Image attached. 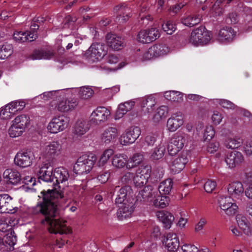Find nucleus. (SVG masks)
<instances>
[{
    "instance_id": "4468645a",
    "label": "nucleus",
    "mask_w": 252,
    "mask_h": 252,
    "mask_svg": "<svg viewBox=\"0 0 252 252\" xmlns=\"http://www.w3.org/2000/svg\"><path fill=\"white\" fill-rule=\"evenodd\" d=\"M38 178L45 182H52L54 181L53 168L49 163H45L39 167L36 171Z\"/></svg>"
},
{
    "instance_id": "b1692460",
    "label": "nucleus",
    "mask_w": 252,
    "mask_h": 252,
    "mask_svg": "<svg viewBox=\"0 0 252 252\" xmlns=\"http://www.w3.org/2000/svg\"><path fill=\"white\" fill-rule=\"evenodd\" d=\"M243 160L244 158L242 153L237 151L228 153L225 159V162L230 168L239 165Z\"/></svg>"
},
{
    "instance_id": "9b49d317",
    "label": "nucleus",
    "mask_w": 252,
    "mask_h": 252,
    "mask_svg": "<svg viewBox=\"0 0 252 252\" xmlns=\"http://www.w3.org/2000/svg\"><path fill=\"white\" fill-rule=\"evenodd\" d=\"M220 207L228 216L235 215L238 210V206L233 202L231 197L220 196L218 200Z\"/></svg>"
},
{
    "instance_id": "ea45409f",
    "label": "nucleus",
    "mask_w": 252,
    "mask_h": 252,
    "mask_svg": "<svg viewBox=\"0 0 252 252\" xmlns=\"http://www.w3.org/2000/svg\"><path fill=\"white\" fill-rule=\"evenodd\" d=\"M164 96L169 100L180 102L183 100L184 94L178 91H169L165 92Z\"/></svg>"
},
{
    "instance_id": "423d86ee",
    "label": "nucleus",
    "mask_w": 252,
    "mask_h": 252,
    "mask_svg": "<svg viewBox=\"0 0 252 252\" xmlns=\"http://www.w3.org/2000/svg\"><path fill=\"white\" fill-rule=\"evenodd\" d=\"M211 35L205 27H200L191 32L189 42L194 45L206 44L211 40Z\"/></svg>"
},
{
    "instance_id": "4c0bfd02",
    "label": "nucleus",
    "mask_w": 252,
    "mask_h": 252,
    "mask_svg": "<svg viewBox=\"0 0 252 252\" xmlns=\"http://www.w3.org/2000/svg\"><path fill=\"white\" fill-rule=\"evenodd\" d=\"M173 185V183L171 179L163 181L158 186L159 193L165 195L169 194L172 189Z\"/></svg>"
},
{
    "instance_id": "6e6d98bb",
    "label": "nucleus",
    "mask_w": 252,
    "mask_h": 252,
    "mask_svg": "<svg viewBox=\"0 0 252 252\" xmlns=\"http://www.w3.org/2000/svg\"><path fill=\"white\" fill-rule=\"evenodd\" d=\"M179 252H199V249L191 244H184L181 246Z\"/></svg>"
},
{
    "instance_id": "5701e85b",
    "label": "nucleus",
    "mask_w": 252,
    "mask_h": 252,
    "mask_svg": "<svg viewBox=\"0 0 252 252\" xmlns=\"http://www.w3.org/2000/svg\"><path fill=\"white\" fill-rule=\"evenodd\" d=\"M227 191L232 198L236 199L241 198L245 192L243 184L238 181L229 184L227 187Z\"/></svg>"
},
{
    "instance_id": "a878e982",
    "label": "nucleus",
    "mask_w": 252,
    "mask_h": 252,
    "mask_svg": "<svg viewBox=\"0 0 252 252\" xmlns=\"http://www.w3.org/2000/svg\"><path fill=\"white\" fill-rule=\"evenodd\" d=\"M54 179L56 184H64L67 182L69 177L68 170L63 167H60L55 169L53 173Z\"/></svg>"
},
{
    "instance_id": "8fccbe9b",
    "label": "nucleus",
    "mask_w": 252,
    "mask_h": 252,
    "mask_svg": "<svg viewBox=\"0 0 252 252\" xmlns=\"http://www.w3.org/2000/svg\"><path fill=\"white\" fill-rule=\"evenodd\" d=\"M13 220L9 217H2L0 219V231L6 232L11 228Z\"/></svg>"
},
{
    "instance_id": "aec40b11",
    "label": "nucleus",
    "mask_w": 252,
    "mask_h": 252,
    "mask_svg": "<svg viewBox=\"0 0 252 252\" xmlns=\"http://www.w3.org/2000/svg\"><path fill=\"white\" fill-rule=\"evenodd\" d=\"M32 159L30 153L19 152L14 158V162L16 165L25 168L30 166L32 164Z\"/></svg>"
},
{
    "instance_id": "f704fd0d",
    "label": "nucleus",
    "mask_w": 252,
    "mask_h": 252,
    "mask_svg": "<svg viewBox=\"0 0 252 252\" xmlns=\"http://www.w3.org/2000/svg\"><path fill=\"white\" fill-rule=\"evenodd\" d=\"M158 192L150 186L145 187L139 191L137 197L138 199L142 198L143 200H148L150 198L156 197Z\"/></svg>"
},
{
    "instance_id": "4be33fe9",
    "label": "nucleus",
    "mask_w": 252,
    "mask_h": 252,
    "mask_svg": "<svg viewBox=\"0 0 252 252\" xmlns=\"http://www.w3.org/2000/svg\"><path fill=\"white\" fill-rule=\"evenodd\" d=\"M188 162L187 153L183 152L172 161L171 169L175 173H179L184 168Z\"/></svg>"
},
{
    "instance_id": "f03ea898",
    "label": "nucleus",
    "mask_w": 252,
    "mask_h": 252,
    "mask_svg": "<svg viewBox=\"0 0 252 252\" xmlns=\"http://www.w3.org/2000/svg\"><path fill=\"white\" fill-rule=\"evenodd\" d=\"M58 91H50L45 92L41 95H42V98L45 100L53 99L51 102L53 109H57L58 110H71L80 108L77 99L62 98L58 97Z\"/></svg>"
},
{
    "instance_id": "09e8293b",
    "label": "nucleus",
    "mask_w": 252,
    "mask_h": 252,
    "mask_svg": "<svg viewBox=\"0 0 252 252\" xmlns=\"http://www.w3.org/2000/svg\"><path fill=\"white\" fill-rule=\"evenodd\" d=\"M25 131L19 126L12 123V125L8 129V134L11 137L15 138L20 136Z\"/></svg>"
},
{
    "instance_id": "79ce46f5",
    "label": "nucleus",
    "mask_w": 252,
    "mask_h": 252,
    "mask_svg": "<svg viewBox=\"0 0 252 252\" xmlns=\"http://www.w3.org/2000/svg\"><path fill=\"white\" fill-rule=\"evenodd\" d=\"M30 122V118L28 116L21 115L16 117L12 121V123L25 130L26 128L29 125Z\"/></svg>"
},
{
    "instance_id": "c9c22d12",
    "label": "nucleus",
    "mask_w": 252,
    "mask_h": 252,
    "mask_svg": "<svg viewBox=\"0 0 252 252\" xmlns=\"http://www.w3.org/2000/svg\"><path fill=\"white\" fill-rule=\"evenodd\" d=\"M54 56V52L51 50H36L31 55L32 60L50 59Z\"/></svg>"
},
{
    "instance_id": "a19ab883",
    "label": "nucleus",
    "mask_w": 252,
    "mask_h": 252,
    "mask_svg": "<svg viewBox=\"0 0 252 252\" xmlns=\"http://www.w3.org/2000/svg\"><path fill=\"white\" fill-rule=\"evenodd\" d=\"M143 158V156L141 154L136 153L134 154L129 159H127L128 161L126 164V168L127 169H131L135 167L142 162Z\"/></svg>"
},
{
    "instance_id": "bb28decb",
    "label": "nucleus",
    "mask_w": 252,
    "mask_h": 252,
    "mask_svg": "<svg viewBox=\"0 0 252 252\" xmlns=\"http://www.w3.org/2000/svg\"><path fill=\"white\" fill-rule=\"evenodd\" d=\"M111 115V111H93L90 117L92 125H98L106 121Z\"/></svg>"
},
{
    "instance_id": "603ef678",
    "label": "nucleus",
    "mask_w": 252,
    "mask_h": 252,
    "mask_svg": "<svg viewBox=\"0 0 252 252\" xmlns=\"http://www.w3.org/2000/svg\"><path fill=\"white\" fill-rule=\"evenodd\" d=\"M155 99L154 97L149 96L147 98L144 99L141 103V107L146 110H154L156 108V104Z\"/></svg>"
},
{
    "instance_id": "58836bf2",
    "label": "nucleus",
    "mask_w": 252,
    "mask_h": 252,
    "mask_svg": "<svg viewBox=\"0 0 252 252\" xmlns=\"http://www.w3.org/2000/svg\"><path fill=\"white\" fill-rule=\"evenodd\" d=\"M188 135L185 133H176L171 139L170 141L180 150L184 147Z\"/></svg>"
},
{
    "instance_id": "f3484780",
    "label": "nucleus",
    "mask_w": 252,
    "mask_h": 252,
    "mask_svg": "<svg viewBox=\"0 0 252 252\" xmlns=\"http://www.w3.org/2000/svg\"><path fill=\"white\" fill-rule=\"evenodd\" d=\"M183 116L181 111L174 113L168 120L167 122V129L171 132H174L184 124Z\"/></svg>"
},
{
    "instance_id": "2eb2a0df",
    "label": "nucleus",
    "mask_w": 252,
    "mask_h": 252,
    "mask_svg": "<svg viewBox=\"0 0 252 252\" xmlns=\"http://www.w3.org/2000/svg\"><path fill=\"white\" fill-rule=\"evenodd\" d=\"M114 11L118 14L115 21L119 24L126 22L131 16L130 8L124 4L116 6Z\"/></svg>"
},
{
    "instance_id": "7ed1b4c3",
    "label": "nucleus",
    "mask_w": 252,
    "mask_h": 252,
    "mask_svg": "<svg viewBox=\"0 0 252 252\" xmlns=\"http://www.w3.org/2000/svg\"><path fill=\"white\" fill-rule=\"evenodd\" d=\"M107 53V47L101 43H94L87 50L84 56L90 62H95L100 61Z\"/></svg>"
},
{
    "instance_id": "72a5a7b5",
    "label": "nucleus",
    "mask_w": 252,
    "mask_h": 252,
    "mask_svg": "<svg viewBox=\"0 0 252 252\" xmlns=\"http://www.w3.org/2000/svg\"><path fill=\"white\" fill-rule=\"evenodd\" d=\"M243 143V139L240 136L228 137L225 140L224 144L228 149H236L240 147Z\"/></svg>"
},
{
    "instance_id": "e2e57ef3",
    "label": "nucleus",
    "mask_w": 252,
    "mask_h": 252,
    "mask_svg": "<svg viewBox=\"0 0 252 252\" xmlns=\"http://www.w3.org/2000/svg\"><path fill=\"white\" fill-rule=\"evenodd\" d=\"M216 183L212 180H208L204 184L205 190L208 193L212 192L216 187Z\"/></svg>"
},
{
    "instance_id": "de8ad7c7",
    "label": "nucleus",
    "mask_w": 252,
    "mask_h": 252,
    "mask_svg": "<svg viewBox=\"0 0 252 252\" xmlns=\"http://www.w3.org/2000/svg\"><path fill=\"white\" fill-rule=\"evenodd\" d=\"M26 103L23 101H12L4 107H1L0 110H10V109H16L17 110H22L25 107Z\"/></svg>"
},
{
    "instance_id": "2f4dec72",
    "label": "nucleus",
    "mask_w": 252,
    "mask_h": 252,
    "mask_svg": "<svg viewBox=\"0 0 252 252\" xmlns=\"http://www.w3.org/2000/svg\"><path fill=\"white\" fill-rule=\"evenodd\" d=\"M128 158L124 154L115 155L112 159V164L115 168L121 169L126 166Z\"/></svg>"
},
{
    "instance_id": "f257e3e1",
    "label": "nucleus",
    "mask_w": 252,
    "mask_h": 252,
    "mask_svg": "<svg viewBox=\"0 0 252 252\" xmlns=\"http://www.w3.org/2000/svg\"><path fill=\"white\" fill-rule=\"evenodd\" d=\"M42 199L38 201L32 209V212L34 214H41L45 217V219L41 221L42 224L48 227L50 232L52 233H67L66 221L57 218L58 212L57 210V201L63 197L61 190L56 189L41 192Z\"/></svg>"
},
{
    "instance_id": "49530a36",
    "label": "nucleus",
    "mask_w": 252,
    "mask_h": 252,
    "mask_svg": "<svg viewBox=\"0 0 252 252\" xmlns=\"http://www.w3.org/2000/svg\"><path fill=\"white\" fill-rule=\"evenodd\" d=\"M13 48L11 44H5L0 46V59L4 60L12 53Z\"/></svg>"
},
{
    "instance_id": "c85d7f7f",
    "label": "nucleus",
    "mask_w": 252,
    "mask_h": 252,
    "mask_svg": "<svg viewBox=\"0 0 252 252\" xmlns=\"http://www.w3.org/2000/svg\"><path fill=\"white\" fill-rule=\"evenodd\" d=\"M236 220L239 228L245 234L247 235L251 234L250 223L246 217L241 214H238L236 217Z\"/></svg>"
},
{
    "instance_id": "052dcab7",
    "label": "nucleus",
    "mask_w": 252,
    "mask_h": 252,
    "mask_svg": "<svg viewBox=\"0 0 252 252\" xmlns=\"http://www.w3.org/2000/svg\"><path fill=\"white\" fill-rule=\"evenodd\" d=\"M110 176V173L109 171L102 172L99 173L97 177V179L100 183L104 184L108 181Z\"/></svg>"
},
{
    "instance_id": "5fc2aeb1",
    "label": "nucleus",
    "mask_w": 252,
    "mask_h": 252,
    "mask_svg": "<svg viewBox=\"0 0 252 252\" xmlns=\"http://www.w3.org/2000/svg\"><path fill=\"white\" fill-rule=\"evenodd\" d=\"M167 115V111H152L151 114L152 119L155 123H159L162 120L164 119Z\"/></svg>"
},
{
    "instance_id": "1a4fd4ad",
    "label": "nucleus",
    "mask_w": 252,
    "mask_h": 252,
    "mask_svg": "<svg viewBox=\"0 0 252 252\" xmlns=\"http://www.w3.org/2000/svg\"><path fill=\"white\" fill-rule=\"evenodd\" d=\"M151 171V167L148 165L139 167L133 178V182L135 186L141 187L146 185L150 177Z\"/></svg>"
},
{
    "instance_id": "864d4df0",
    "label": "nucleus",
    "mask_w": 252,
    "mask_h": 252,
    "mask_svg": "<svg viewBox=\"0 0 252 252\" xmlns=\"http://www.w3.org/2000/svg\"><path fill=\"white\" fill-rule=\"evenodd\" d=\"M94 94V91L89 87H83L80 88L79 96L84 99L91 98Z\"/></svg>"
},
{
    "instance_id": "c03bdc74",
    "label": "nucleus",
    "mask_w": 252,
    "mask_h": 252,
    "mask_svg": "<svg viewBox=\"0 0 252 252\" xmlns=\"http://www.w3.org/2000/svg\"><path fill=\"white\" fill-rule=\"evenodd\" d=\"M201 18L199 15H196L194 16H189L186 18L182 19V23L188 27H192L200 23L201 21Z\"/></svg>"
},
{
    "instance_id": "cd10ccee",
    "label": "nucleus",
    "mask_w": 252,
    "mask_h": 252,
    "mask_svg": "<svg viewBox=\"0 0 252 252\" xmlns=\"http://www.w3.org/2000/svg\"><path fill=\"white\" fill-rule=\"evenodd\" d=\"M118 135V130L115 127H108L101 135V140L105 144H108L116 140Z\"/></svg>"
},
{
    "instance_id": "39448f33",
    "label": "nucleus",
    "mask_w": 252,
    "mask_h": 252,
    "mask_svg": "<svg viewBox=\"0 0 252 252\" xmlns=\"http://www.w3.org/2000/svg\"><path fill=\"white\" fill-rule=\"evenodd\" d=\"M41 155L49 159L59 157L62 153L63 146L58 141L46 143L42 148Z\"/></svg>"
},
{
    "instance_id": "37998d69",
    "label": "nucleus",
    "mask_w": 252,
    "mask_h": 252,
    "mask_svg": "<svg viewBox=\"0 0 252 252\" xmlns=\"http://www.w3.org/2000/svg\"><path fill=\"white\" fill-rule=\"evenodd\" d=\"M156 199L153 201V205L156 207L163 208L168 205L169 197L165 195H158L156 196Z\"/></svg>"
},
{
    "instance_id": "4d7b16f0",
    "label": "nucleus",
    "mask_w": 252,
    "mask_h": 252,
    "mask_svg": "<svg viewBox=\"0 0 252 252\" xmlns=\"http://www.w3.org/2000/svg\"><path fill=\"white\" fill-rule=\"evenodd\" d=\"M162 29L168 34H172L175 31L176 28L172 21H168L165 24H163Z\"/></svg>"
},
{
    "instance_id": "a18cd8bd",
    "label": "nucleus",
    "mask_w": 252,
    "mask_h": 252,
    "mask_svg": "<svg viewBox=\"0 0 252 252\" xmlns=\"http://www.w3.org/2000/svg\"><path fill=\"white\" fill-rule=\"evenodd\" d=\"M165 151L164 145L160 144L152 152L150 158L153 160H158L162 158Z\"/></svg>"
},
{
    "instance_id": "774afa93",
    "label": "nucleus",
    "mask_w": 252,
    "mask_h": 252,
    "mask_svg": "<svg viewBox=\"0 0 252 252\" xmlns=\"http://www.w3.org/2000/svg\"><path fill=\"white\" fill-rule=\"evenodd\" d=\"M174 145L175 144H174L172 142L170 141V143H169L167 147L168 153L171 156L176 155L178 152L180 151V150Z\"/></svg>"
},
{
    "instance_id": "0e129e2a",
    "label": "nucleus",
    "mask_w": 252,
    "mask_h": 252,
    "mask_svg": "<svg viewBox=\"0 0 252 252\" xmlns=\"http://www.w3.org/2000/svg\"><path fill=\"white\" fill-rule=\"evenodd\" d=\"M219 104L225 109H235L237 108V106L234 104L227 100H220Z\"/></svg>"
},
{
    "instance_id": "0eeeda50",
    "label": "nucleus",
    "mask_w": 252,
    "mask_h": 252,
    "mask_svg": "<svg viewBox=\"0 0 252 252\" xmlns=\"http://www.w3.org/2000/svg\"><path fill=\"white\" fill-rule=\"evenodd\" d=\"M69 122L68 117L61 115L53 118L47 126V129L51 133L56 134L64 130Z\"/></svg>"
},
{
    "instance_id": "13d9d810",
    "label": "nucleus",
    "mask_w": 252,
    "mask_h": 252,
    "mask_svg": "<svg viewBox=\"0 0 252 252\" xmlns=\"http://www.w3.org/2000/svg\"><path fill=\"white\" fill-rule=\"evenodd\" d=\"M27 32H17L14 33L13 36L14 39L18 42L23 43L28 40Z\"/></svg>"
},
{
    "instance_id": "f8f14e48",
    "label": "nucleus",
    "mask_w": 252,
    "mask_h": 252,
    "mask_svg": "<svg viewBox=\"0 0 252 252\" xmlns=\"http://www.w3.org/2000/svg\"><path fill=\"white\" fill-rule=\"evenodd\" d=\"M120 204L117 212L118 219L123 220L130 217L135 208L134 199H127L126 202Z\"/></svg>"
},
{
    "instance_id": "20e7f679",
    "label": "nucleus",
    "mask_w": 252,
    "mask_h": 252,
    "mask_svg": "<svg viewBox=\"0 0 252 252\" xmlns=\"http://www.w3.org/2000/svg\"><path fill=\"white\" fill-rule=\"evenodd\" d=\"M94 160L93 156L85 155L80 157L74 165V172L79 175L89 173L94 165Z\"/></svg>"
},
{
    "instance_id": "bf43d9fd",
    "label": "nucleus",
    "mask_w": 252,
    "mask_h": 252,
    "mask_svg": "<svg viewBox=\"0 0 252 252\" xmlns=\"http://www.w3.org/2000/svg\"><path fill=\"white\" fill-rule=\"evenodd\" d=\"M215 135V130L211 126H207L204 130L203 138L205 140H211Z\"/></svg>"
},
{
    "instance_id": "6e6552de",
    "label": "nucleus",
    "mask_w": 252,
    "mask_h": 252,
    "mask_svg": "<svg viewBox=\"0 0 252 252\" xmlns=\"http://www.w3.org/2000/svg\"><path fill=\"white\" fill-rule=\"evenodd\" d=\"M141 128L137 126H131L127 128L120 137V143L123 145H128L133 143L139 137Z\"/></svg>"
},
{
    "instance_id": "69168bd1",
    "label": "nucleus",
    "mask_w": 252,
    "mask_h": 252,
    "mask_svg": "<svg viewBox=\"0 0 252 252\" xmlns=\"http://www.w3.org/2000/svg\"><path fill=\"white\" fill-rule=\"evenodd\" d=\"M207 221L205 218H201L198 223L195 225L194 230L196 232H199L202 230L204 226L207 223Z\"/></svg>"
},
{
    "instance_id": "ddd939ff",
    "label": "nucleus",
    "mask_w": 252,
    "mask_h": 252,
    "mask_svg": "<svg viewBox=\"0 0 252 252\" xmlns=\"http://www.w3.org/2000/svg\"><path fill=\"white\" fill-rule=\"evenodd\" d=\"M159 37L158 30L156 28H152L139 32L137 34V40L142 43H149L155 41Z\"/></svg>"
},
{
    "instance_id": "412c9836",
    "label": "nucleus",
    "mask_w": 252,
    "mask_h": 252,
    "mask_svg": "<svg viewBox=\"0 0 252 252\" xmlns=\"http://www.w3.org/2000/svg\"><path fill=\"white\" fill-rule=\"evenodd\" d=\"M12 198L7 194H0V213H14Z\"/></svg>"
},
{
    "instance_id": "e433bc0d",
    "label": "nucleus",
    "mask_w": 252,
    "mask_h": 252,
    "mask_svg": "<svg viewBox=\"0 0 252 252\" xmlns=\"http://www.w3.org/2000/svg\"><path fill=\"white\" fill-rule=\"evenodd\" d=\"M17 241L15 233L11 231L4 237V245L6 246L5 251H11L14 250V246Z\"/></svg>"
},
{
    "instance_id": "7c9ffc66",
    "label": "nucleus",
    "mask_w": 252,
    "mask_h": 252,
    "mask_svg": "<svg viewBox=\"0 0 252 252\" xmlns=\"http://www.w3.org/2000/svg\"><path fill=\"white\" fill-rule=\"evenodd\" d=\"M235 35L233 30L229 27H226L220 30L218 34V40L220 41H230Z\"/></svg>"
},
{
    "instance_id": "c756f323",
    "label": "nucleus",
    "mask_w": 252,
    "mask_h": 252,
    "mask_svg": "<svg viewBox=\"0 0 252 252\" xmlns=\"http://www.w3.org/2000/svg\"><path fill=\"white\" fill-rule=\"evenodd\" d=\"M156 216L158 220L164 225V227L169 228L174 220V217L169 212L160 211L157 212Z\"/></svg>"
},
{
    "instance_id": "473e14b6",
    "label": "nucleus",
    "mask_w": 252,
    "mask_h": 252,
    "mask_svg": "<svg viewBox=\"0 0 252 252\" xmlns=\"http://www.w3.org/2000/svg\"><path fill=\"white\" fill-rule=\"evenodd\" d=\"M131 189L129 186H124L120 189L117 192V197L115 199L116 204H121L125 202L126 200L132 199L129 197Z\"/></svg>"
},
{
    "instance_id": "680f3d73",
    "label": "nucleus",
    "mask_w": 252,
    "mask_h": 252,
    "mask_svg": "<svg viewBox=\"0 0 252 252\" xmlns=\"http://www.w3.org/2000/svg\"><path fill=\"white\" fill-rule=\"evenodd\" d=\"M135 105V102L129 101L121 103L118 108V110H131Z\"/></svg>"
},
{
    "instance_id": "dca6fc26",
    "label": "nucleus",
    "mask_w": 252,
    "mask_h": 252,
    "mask_svg": "<svg viewBox=\"0 0 252 252\" xmlns=\"http://www.w3.org/2000/svg\"><path fill=\"white\" fill-rule=\"evenodd\" d=\"M162 243L169 252H175L179 247V237L175 233H168L162 240Z\"/></svg>"
},
{
    "instance_id": "6ab92c4d",
    "label": "nucleus",
    "mask_w": 252,
    "mask_h": 252,
    "mask_svg": "<svg viewBox=\"0 0 252 252\" xmlns=\"http://www.w3.org/2000/svg\"><path fill=\"white\" fill-rule=\"evenodd\" d=\"M3 177L8 184L13 185H17L22 181L20 173L16 169L7 168L3 173Z\"/></svg>"
},
{
    "instance_id": "3c124183",
    "label": "nucleus",
    "mask_w": 252,
    "mask_h": 252,
    "mask_svg": "<svg viewBox=\"0 0 252 252\" xmlns=\"http://www.w3.org/2000/svg\"><path fill=\"white\" fill-rule=\"evenodd\" d=\"M114 154V151L111 149L105 150L101 155L98 162L99 166H104L109 159L110 157Z\"/></svg>"
},
{
    "instance_id": "a211bd4d",
    "label": "nucleus",
    "mask_w": 252,
    "mask_h": 252,
    "mask_svg": "<svg viewBox=\"0 0 252 252\" xmlns=\"http://www.w3.org/2000/svg\"><path fill=\"white\" fill-rule=\"evenodd\" d=\"M106 39L108 46L114 50H120L125 46L124 39L116 34L108 33Z\"/></svg>"
},
{
    "instance_id": "338daca9",
    "label": "nucleus",
    "mask_w": 252,
    "mask_h": 252,
    "mask_svg": "<svg viewBox=\"0 0 252 252\" xmlns=\"http://www.w3.org/2000/svg\"><path fill=\"white\" fill-rule=\"evenodd\" d=\"M222 119V116L220 111H214L212 120L215 125H219Z\"/></svg>"
},
{
    "instance_id": "9d476101",
    "label": "nucleus",
    "mask_w": 252,
    "mask_h": 252,
    "mask_svg": "<svg viewBox=\"0 0 252 252\" xmlns=\"http://www.w3.org/2000/svg\"><path fill=\"white\" fill-rule=\"evenodd\" d=\"M170 52L169 48L165 44H156L151 46L144 53L143 58L146 60H150L165 55Z\"/></svg>"
},
{
    "instance_id": "393cba45",
    "label": "nucleus",
    "mask_w": 252,
    "mask_h": 252,
    "mask_svg": "<svg viewBox=\"0 0 252 252\" xmlns=\"http://www.w3.org/2000/svg\"><path fill=\"white\" fill-rule=\"evenodd\" d=\"M92 125L90 121L79 120L74 125V133L78 136H82L89 130Z\"/></svg>"
}]
</instances>
